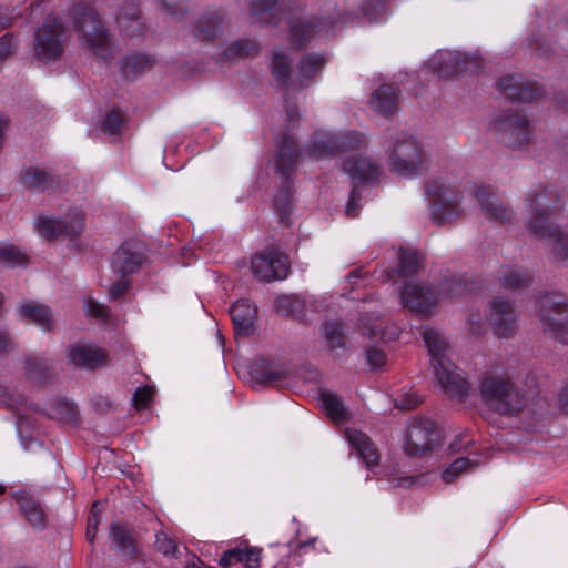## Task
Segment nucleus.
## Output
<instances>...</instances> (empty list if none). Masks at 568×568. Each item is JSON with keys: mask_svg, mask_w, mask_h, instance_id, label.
<instances>
[{"mask_svg": "<svg viewBox=\"0 0 568 568\" xmlns=\"http://www.w3.org/2000/svg\"><path fill=\"white\" fill-rule=\"evenodd\" d=\"M558 200L557 192L547 187L528 197V229L537 237L550 242L556 257L568 260V231L557 227L551 219Z\"/></svg>", "mask_w": 568, "mask_h": 568, "instance_id": "obj_1", "label": "nucleus"}, {"mask_svg": "<svg viewBox=\"0 0 568 568\" xmlns=\"http://www.w3.org/2000/svg\"><path fill=\"white\" fill-rule=\"evenodd\" d=\"M423 337L432 358L437 384L449 397L463 398L468 393L469 385L446 355V338L435 328H425Z\"/></svg>", "mask_w": 568, "mask_h": 568, "instance_id": "obj_2", "label": "nucleus"}, {"mask_svg": "<svg viewBox=\"0 0 568 568\" xmlns=\"http://www.w3.org/2000/svg\"><path fill=\"white\" fill-rule=\"evenodd\" d=\"M473 291V283L468 284L464 277H452L439 286L437 293L429 287L407 283L400 292L402 303L405 307L419 314H428L439 302L465 295Z\"/></svg>", "mask_w": 568, "mask_h": 568, "instance_id": "obj_3", "label": "nucleus"}, {"mask_svg": "<svg viewBox=\"0 0 568 568\" xmlns=\"http://www.w3.org/2000/svg\"><path fill=\"white\" fill-rule=\"evenodd\" d=\"M426 193L434 196L430 202L432 219L443 225L452 223L464 215L466 205L465 191H460L455 181L438 176L427 182Z\"/></svg>", "mask_w": 568, "mask_h": 568, "instance_id": "obj_4", "label": "nucleus"}, {"mask_svg": "<svg viewBox=\"0 0 568 568\" xmlns=\"http://www.w3.org/2000/svg\"><path fill=\"white\" fill-rule=\"evenodd\" d=\"M386 152L389 170L404 178H414L420 174L428 161L420 143L404 132L390 136Z\"/></svg>", "mask_w": 568, "mask_h": 568, "instance_id": "obj_5", "label": "nucleus"}, {"mask_svg": "<svg viewBox=\"0 0 568 568\" xmlns=\"http://www.w3.org/2000/svg\"><path fill=\"white\" fill-rule=\"evenodd\" d=\"M479 392L483 403L499 415L518 413L525 406V399L514 383L495 372L480 377Z\"/></svg>", "mask_w": 568, "mask_h": 568, "instance_id": "obj_6", "label": "nucleus"}, {"mask_svg": "<svg viewBox=\"0 0 568 568\" xmlns=\"http://www.w3.org/2000/svg\"><path fill=\"white\" fill-rule=\"evenodd\" d=\"M73 26L81 42L95 57L108 59L113 52V44L95 10L78 4L73 8Z\"/></svg>", "mask_w": 568, "mask_h": 568, "instance_id": "obj_7", "label": "nucleus"}, {"mask_svg": "<svg viewBox=\"0 0 568 568\" xmlns=\"http://www.w3.org/2000/svg\"><path fill=\"white\" fill-rule=\"evenodd\" d=\"M367 148L365 135L357 131H351L342 135H332L326 132L314 134L312 144L308 148V156L317 160L335 152H358Z\"/></svg>", "mask_w": 568, "mask_h": 568, "instance_id": "obj_8", "label": "nucleus"}, {"mask_svg": "<svg viewBox=\"0 0 568 568\" xmlns=\"http://www.w3.org/2000/svg\"><path fill=\"white\" fill-rule=\"evenodd\" d=\"M538 317L546 333L568 344V304L559 295L541 297Z\"/></svg>", "mask_w": 568, "mask_h": 568, "instance_id": "obj_9", "label": "nucleus"}, {"mask_svg": "<svg viewBox=\"0 0 568 568\" xmlns=\"http://www.w3.org/2000/svg\"><path fill=\"white\" fill-rule=\"evenodd\" d=\"M251 270L262 282L284 280L290 272L288 257L278 248L271 246L252 256Z\"/></svg>", "mask_w": 568, "mask_h": 568, "instance_id": "obj_10", "label": "nucleus"}, {"mask_svg": "<svg viewBox=\"0 0 568 568\" xmlns=\"http://www.w3.org/2000/svg\"><path fill=\"white\" fill-rule=\"evenodd\" d=\"M439 438L440 434L432 420L414 419L404 437V450L413 457L423 456L434 449Z\"/></svg>", "mask_w": 568, "mask_h": 568, "instance_id": "obj_11", "label": "nucleus"}, {"mask_svg": "<svg viewBox=\"0 0 568 568\" xmlns=\"http://www.w3.org/2000/svg\"><path fill=\"white\" fill-rule=\"evenodd\" d=\"M493 129L501 141L511 148H520L529 143L530 129L528 119L513 110L498 115L493 121Z\"/></svg>", "mask_w": 568, "mask_h": 568, "instance_id": "obj_12", "label": "nucleus"}, {"mask_svg": "<svg viewBox=\"0 0 568 568\" xmlns=\"http://www.w3.org/2000/svg\"><path fill=\"white\" fill-rule=\"evenodd\" d=\"M40 236L51 241L58 237L73 239L80 234L83 227V214L81 210H71L65 219H57L50 215H40L34 221Z\"/></svg>", "mask_w": 568, "mask_h": 568, "instance_id": "obj_13", "label": "nucleus"}, {"mask_svg": "<svg viewBox=\"0 0 568 568\" xmlns=\"http://www.w3.org/2000/svg\"><path fill=\"white\" fill-rule=\"evenodd\" d=\"M63 26L55 19L49 18L34 34V52L42 61H54L62 53Z\"/></svg>", "mask_w": 568, "mask_h": 568, "instance_id": "obj_14", "label": "nucleus"}, {"mask_svg": "<svg viewBox=\"0 0 568 568\" xmlns=\"http://www.w3.org/2000/svg\"><path fill=\"white\" fill-rule=\"evenodd\" d=\"M286 20L291 30L292 42L298 47H302L316 33H320L322 28H327L328 24L332 26L335 23V21H328L327 19H306L301 16L300 8H297V10L290 8Z\"/></svg>", "mask_w": 568, "mask_h": 568, "instance_id": "obj_15", "label": "nucleus"}, {"mask_svg": "<svg viewBox=\"0 0 568 568\" xmlns=\"http://www.w3.org/2000/svg\"><path fill=\"white\" fill-rule=\"evenodd\" d=\"M69 363L75 367L92 371L108 361V354L93 343L77 342L69 345L67 349Z\"/></svg>", "mask_w": 568, "mask_h": 568, "instance_id": "obj_16", "label": "nucleus"}, {"mask_svg": "<svg viewBox=\"0 0 568 568\" xmlns=\"http://www.w3.org/2000/svg\"><path fill=\"white\" fill-rule=\"evenodd\" d=\"M498 90L511 102H529L541 95V89L523 75H507L497 83Z\"/></svg>", "mask_w": 568, "mask_h": 568, "instance_id": "obj_17", "label": "nucleus"}, {"mask_svg": "<svg viewBox=\"0 0 568 568\" xmlns=\"http://www.w3.org/2000/svg\"><path fill=\"white\" fill-rule=\"evenodd\" d=\"M465 191L471 200L475 199L480 204L488 219L500 223L510 221L513 212L499 203L489 186L474 184L465 189Z\"/></svg>", "mask_w": 568, "mask_h": 568, "instance_id": "obj_18", "label": "nucleus"}, {"mask_svg": "<svg viewBox=\"0 0 568 568\" xmlns=\"http://www.w3.org/2000/svg\"><path fill=\"white\" fill-rule=\"evenodd\" d=\"M488 320L498 337H509L515 332L516 317L514 307L503 298L491 301Z\"/></svg>", "mask_w": 568, "mask_h": 568, "instance_id": "obj_19", "label": "nucleus"}, {"mask_svg": "<svg viewBox=\"0 0 568 568\" xmlns=\"http://www.w3.org/2000/svg\"><path fill=\"white\" fill-rule=\"evenodd\" d=\"M143 262L141 244L124 242L114 253L112 268L122 275L136 272Z\"/></svg>", "mask_w": 568, "mask_h": 568, "instance_id": "obj_20", "label": "nucleus"}, {"mask_svg": "<svg viewBox=\"0 0 568 568\" xmlns=\"http://www.w3.org/2000/svg\"><path fill=\"white\" fill-rule=\"evenodd\" d=\"M345 437L351 447L368 468L378 464L381 458L378 449L365 433L355 428H347L345 430Z\"/></svg>", "mask_w": 568, "mask_h": 568, "instance_id": "obj_21", "label": "nucleus"}, {"mask_svg": "<svg viewBox=\"0 0 568 568\" xmlns=\"http://www.w3.org/2000/svg\"><path fill=\"white\" fill-rule=\"evenodd\" d=\"M227 26L220 11L206 12L196 21L193 34L200 41H211L219 38Z\"/></svg>", "mask_w": 568, "mask_h": 568, "instance_id": "obj_22", "label": "nucleus"}, {"mask_svg": "<svg viewBox=\"0 0 568 568\" xmlns=\"http://www.w3.org/2000/svg\"><path fill=\"white\" fill-rule=\"evenodd\" d=\"M343 171L354 180L374 182L381 174V165L364 156L351 155L343 162Z\"/></svg>", "mask_w": 568, "mask_h": 568, "instance_id": "obj_23", "label": "nucleus"}, {"mask_svg": "<svg viewBox=\"0 0 568 568\" xmlns=\"http://www.w3.org/2000/svg\"><path fill=\"white\" fill-rule=\"evenodd\" d=\"M12 496L26 520L32 527L42 529L45 525V513L40 501L24 490L17 491Z\"/></svg>", "mask_w": 568, "mask_h": 568, "instance_id": "obj_24", "label": "nucleus"}, {"mask_svg": "<svg viewBox=\"0 0 568 568\" xmlns=\"http://www.w3.org/2000/svg\"><path fill=\"white\" fill-rule=\"evenodd\" d=\"M429 67L439 77L447 78L466 70V55L459 52H438L429 60Z\"/></svg>", "mask_w": 568, "mask_h": 568, "instance_id": "obj_25", "label": "nucleus"}, {"mask_svg": "<svg viewBox=\"0 0 568 568\" xmlns=\"http://www.w3.org/2000/svg\"><path fill=\"white\" fill-rule=\"evenodd\" d=\"M257 308L248 300H239L230 308V315L236 332L248 335L252 332Z\"/></svg>", "mask_w": 568, "mask_h": 568, "instance_id": "obj_26", "label": "nucleus"}, {"mask_svg": "<svg viewBox=\"0 0 568 568\" xmlns=\"http://www.w3.org/2000/svg\"><path fill=\"white\" fill-rule=\"evenodd\" d=\"M251 14L262 23L280 24V16L286 14V6L278 0H251Z\"/></svg>", "mask_w": 568, "mask_h": 568, "instance_id": "obj_27", "label": "nucleus"}, {"mask_svg": "<svg viewBox=\"0 0 568 568\" xmlns=\"http://www.w3.org/2000/svg\"><path fill=\"white\" fill-rule=\"evenodd\" d=\"M276 143L278 150L275 156V165L282 175L287 179L298 156L296 142L292 136L284 135Z\"/></svg>", "mask_w": 568, "mask_h": 568, "instance_id": "obj_28", "label": "nucleus"}, {"mask_svg": "<svg viewBox=\"0 0 568 568\" xmlns=\"http://www.w3.org/2000/svg\"><path fill=\"white\" fill-rule=\"evenodd\" d=\"M398 88L390 84H383L374 91L371 98V105L383 114H390L397 108Z\"/></svg>", "mask_w": 568, "mask_h": 568, "instance_id": "obj_29", "label": "nucleus"}, {"mask_svg": "<svg viewBox=\"0 0 568 568\" xmlns=\"http://www.w3.org/2000/svg\"><path fill=\"white\" fill-rule=\"evenodd\" d=\"M325 64L326 59L323 54H305L297 67V80L300 82V88L307 87L311 79L320 73Z\"/></svg>", "mask_w": 568, "mask_h": 568, "instance_id": "obj_30", "label": "nucleus"}, {"mask_svg": "<svg viewBox=\"0 0 568 568\" xmlns=\"http://www.w3.org/2000/svg\"><path fill=\"white\" fill-rule=\"evenodd\" d=\"M320 405L327 417L335 423H343L348 419L349 412L339 396L332 392H322L318 398Z\"/></svg>", "mask_w": 568, "mask_h": 568, "instance_id": "obj_31", "label": "nucleus"}, {"mask_svg": "<svg viewBox=\"0 0 568 568\" xmlns=\"http://www.w3.org/2000/svg\"><path fill=\"white\" fill-rule=\"evenodd\" d=\"M292 59L283 50H275L272 58L271 71L275 80L282 84H286V91H294L296 88L287 84L290 78Z\"/></svg>", "mask_w": 568, "mask_h": 568, "instance_id": "obj_32", "label": "nucleus"}, {"mask_svg": "<svg viewBox=\"0 0 568 568\" xmlns=\"http://www.w3.org/2000/svg\"><path fill=\"white\" fill-rule=\"evenodd\" d=\"M21 313L26 318L36 323L42 329H51L52 316L48 306L36 302H29L21 306Z\"/></svg>", "mask_w": 568, "mask_h": 568, "instance_id": "obj_33", "label": "nucleus"}, {"mask_svg": "<svg viewBox=\"0 0 568 568\" xmlns=\"http://www.w3.org/2000/svg\"><path fill=\"white\" fill-rule=\"evenodd\" d=\"M116 21L122 31L129 37H133L131 31H141L142 22L140 21V9L134 3L123 6L116 17Z\"/></svg>", "mask_w": 568, "mask_h": 568, "instance_id": "obj_34", "label": "nucleus"}, {"mask_svg": "<svg viewBox=\"0 0 568 568\" xmlns=\"http://www.w3.org/2000/svg\"><path fill=\"white\" fill-rule=\"evenodd\" d=\"M26 372L31 379L38 383L45 382L51 377L52 362L39 356L28 357L26 359Z\"/></svg>", "mask_w": 568, "mask_h": 568, "instance_id": "obj_35", "label": "nucleus"}, {"mask_svg": "<svg viewBox=\"0 0 568 568\" xmlns=\"http://www.w3.org/2000/svg\"><path fill=\"white\" fill-rule=\"evenodd\" d=\"M258 53V44L253 40H239L230 44L223 52L222 61H233L239 58L254 57Z\"/></svg>", "mask_w": 568, "mask_h": 568, "instance_id": "obj_36", "label": "nucleus"}, {"mask_svg": "<svg viewBox=\"0 0 568 568\" xmlns=\"http://www.w3.org/2000/svg\"><path fill=\"white\" fill-rule=\"evenodd\" d=\"M500 282L505 288L515 292L528 287L531 276L521 270L507 267L503 271Z\"/></svg>", "mask_w": 568, "mask_h": 568, "instance_id": "obj_37", "label": "nucleus"}, {"mask_svg": "<svg viewBox=\"0 0 568 568\" xmlns=\"http://www.w3.org/2000/svg\"><path fill=\"white\" fill-rule=\"evenodd\" d=\"M399 267L394 271L398 276H410L418 272L420 258L417 253L400 248L398 252Z\"/></svg>", "mask_w": 568, "mask_h": 568, "instance_id": "obj_38", "label": "nucleus"}, {"mask_svg": "<svg viewBox=\"0 0 568 568\" xmlns=\"http://www.w3.org/2000/svg\"><path fill=\"white\" fill-rule=\"evenodd\" d=\"M323 335L331 349L341 348L345 345L344 331L341 323L329 321L323 324Z\"/></svg>", "mask_w": 568, "mask_h": 568, "instance_id": "obj_39", "label": "nucleus"}, {"mask_svg": "<svg viewBox=\"0 0 568 568\" xmlns=\"http://www.w3.org/2000/svg\"><path fill=\"white\" fill-rule=\"evenodd\" d=\"M478 465L477 458L475 457H459L456 458L443 473L442 477L444 481H453L459 474L473 469Z\"/></svg>", "mask_w": 568, "mask_h": 568, "instance_id": "obj_40", "label": "nucleus"}, {"mask_svg": "<svg viewBox=\"0 0 568 568\" xmlns=\"http://www.w3.org/2000/svg\"><path fill=\"white\" fill-rule=\"evenodd\" d=\"M111 537L114 546L125 554L133 551V539L130 531L120 524L111 525Z\"/></svg>", "mask_w": 568, "mask_h": 568, "instance_id": "obj_41", "label": "nucleus"}, {"mask_svg": "<svg viewBox=\"0 0 568 568\" xmlns=\"http://www.w3.org/2000/svg\"><path fill=\"white\" fill-rule=\"evenodd\" d=\"M369 320H362L361 324H359V329L362 331V333L365 335H369L371 337H378L379 339L384 341V342H388L390 339H393L397 334H398V328L397 327H393L392 328V332L388 334L386 331H383L381 329V325L382 323L381 322H377L378 321V317L375 318V322L374 324H369L368 323Z\"/></svg>", "mask_w": 568, "mask_h": 568, "instance_id": "obj_42", "label": "nucleus"}, {"mask_svg": "<svg viewBox=\"0 0 568 568\" xmlns=\"http://www.w3.org/2000/svg\"><path fill=\"white\" fill-rule=\"evenodd\" d=\"M386 0H366L362 8V13L371 22L383 21L386 17Z\"/></svg>", "mask_w": 568, "mask_h": 568, "instance_id": "obj_43", "label": "nucleus"}, {"mask_svg": "<svg viewBox=\"0 0 568 568\" xmlns=\"http://www.w3.org/2000/svg\"><path fill=\"white\" fill-rule=\"evenodd\" d=\"M152 64L153 60L149 55L138 53L126 57L122 68L124 73L129 75L131 73H138L150 69Z\"/></svg>", "mask_w": 568, "mask_h": 568, "instance_id": "obj_44", "label": "nucleus"}, {"mask_svg": "<svg viewBox=\"0 0 568 568\" xmlns=\"http://www.w3.org/2000/svg\"><path fill=\"white\" fill-rule=\"evenodd\" d=\"M27 255L14 245L2 246V266L17 267L27 265Z\"/></svg>", "mask_w": 568, "mask_h": 568, "instance_id": "obj_45", "label": "nucleus"}, {"mask_svg": "<svg viewBox=\"0 0 568 568\" xmlns=\"http://www.w3.org/2000/svg\"><path fill=\"white\" fill-rule=\"evenodd\" d=\"M123 121L124 116L122 112L119 110H112L104 118L101 125V130L103 131V133L110 136L120 135Z\"/></svg>", "mask_w": 568, "mask_h": 568, "instance_id": "obj_46", "label": "nucleus"}, {"mask_svg": "<svg viewBox=\"0 0 568 568\" xmlns=\"http://www.w3.org/2000/svg\"><path fill=\"white\" fill-rule=\"evenodd\" d=\"M155 547L165 556L175 557L178 552L176 541L165 532L159 531L155 535Z\"/></svg>", "mask_w": 568, "mask_h": 568, "instance_id": "obj_47", "label": "nucleus"}, {"mask_svg": "<svg viewBox=\"0 0 568 568\" xmlns=\"http://www.w3.org/2000/svg\"><path fill=\"white\" fill-rule=\"evenodd\" d=\"M277 311L287 315H297L301 308V301L295 296H280L276 300Z\"/></svg>", "mask_w": 568, "mask_h": 568, "instance_id": "obj_48", "label": "nucleus"}, {"mask_svg": "<svg viewBox=\"0 0 568 568\" xmlns=\"http://www.w3.org/2000/svg\"><path fill=\"white\" fill-rule=\"evenodd\" d=\"M50 180L47 172L42 170H32L23 175V183L29 187H43Z\"/></svg>", "mask_w": 568, "mask_h": 568, "instance_id": "obj_49", "label": "nucleus"}, {"mask_svg": "<svg viewBox=\"0 0 568 568\" xmlns=\"http://www.w3.org/2000/svg\"><path fill=\"white\" fill-rule=\"evenodd\" d=\"M154 395V389L150 386H142L136 388L133 394V405L138 410L145 409Z\"/></svg>", "mask_w": 568, "mask_h": 568, "instance_id": "obj_50", "label": "nucleus"}, {"mask_svg": "<svg viewBox=\"0 0 568 568\" xmlns=\"http://www.w3.org/2000/svg\"><path fill=\"white\" fill-rule=\"evenodd\" d=\"M236 561L242 562L246 568H255L260 562V552L250 548H236Z\"/></svg>", "mask_w": 568, "mask_h": 568, "instance_id": "obj_51", "label": "nucleus"}, {"mask_svg": "<svg viewBox=\"0 0 568 568\" xmlns=\"http://www.w3.org/2000/svg\"><path fill=\"white\" fill-rule=\"evenodd\" d=\"M366 359L372 369H379L385 365L386 356L382 349L371 347L366 351Z\"/></svg>", "mask_w": 568, "mask_h": 568, "instance_id": "obj_52", "label": "nucleus"}, {"mask_svg": "<svg viewBox=\"0 0 568 568\" xmlns=\"http://www.w3.org/2000/svg\"><path fill=\"white\" fill-rule=\"evenodd\" d=\"M99 513H100V505L98 501H95L92 505L91 513L88 517V524H87V538L89 540H93L95 537L98 525H99Z\"/></svg>", "mask_w": 568, "mask_h": 568, "instance_id": "obj_53", "label": "nucleus"}, {"mask_svg": "<svg viewBox=\"0 0 568 568\" xmlns=\"http://www.w3.org/2000/svg\"><path fill=\"white\" fill-rule=\"evenodd\" d=\"M85 312L89 316L102 320H106L109 315V310L92 298L85 302Z\"/></svg>", "mask_w": 568, "mask_h": 568, "instance_id": "obj_54", "label": "nucleus"}, {"mask_svg": "<svg viewBox=\"0 0 568 568\" xmlns=\"http://www.w3.org/2000/svg\"><path fill=\"white\" fill-rule=\"evenodd\" d=\"M73 415V405L65 399L58 400L57 409L50 412V416L53 418H72Z\"/></svg>", "mask_w": 568, "mask_h": 568, "instance_id": "obj_55", "label": "nucleus"}, {"mask_svg": "<svg viewBox=\"0 0 568 568\" xmlns=\"http://www.w3.org/2000/svg\"><path fill=\"white\" fill-rule=\"evenodd\" d=\"M485 323L480 313L470 311L467 317V327L471 334L479 335L484 329Z\"/></svg>", "mask_w": 568, "mask_h": 568, "instance_id": "obj_56", "label": "nucleus"}, {"mask_svg": "<svg viewBox=\"0 0 568 568\" xmlns=\"http://www.w3.org/2000/svg\"><path fill=\"white\" fill-rule=\"evenodd\" d=\"M361 200V194L357 189L354 186L351 191L349 199L346 203V214L351 217H355L357 215L358 202Z\"/></svg>", "mask_w": 568, "mask_h": 568, "instance_id": "obj_57", "label": "nucleus"}, {"mask_svg": "<svg viewBox=\"0 0 568 568\" xmlns=\"http://www.w3.org/2000/svg\"><path fill=\"white\" fill-rule=\"evenodd\" d=\"M128 290V282L124 280H121L119 282H115L110 287L109 294L112 300L119 298L122 295L125 294Z\"/></svg>", "mask_w": 568, "mask_h": 568, "instance_id": "obj_58", "label": "nucleus"}, {"mask_svg": "<svg viewBox=\"0 0 568 568\" xmlns=\"http://www.w3.org/2000/svg\"><path fill=\"white\" fill-rule=\"evenodd\" d=\"M16 48V39L12 34H3L2 36V58L4 55L11 54Z\"/></svg>", "mask_w": 568, "mask_h": 568, "instance_id": "obj_59", "label": "nucleus"}, {"mask_svg": "<svg viewBox=\"0 0 568 568\" xmlns=\"http://www.w3.org/2000/svg\"><path fill=\"white\" fill-rule=\"evenodd\" d=\"M315 541H316V538H310L305 541H298L296 545H293V541H288L286 547H287V550L286 552H292V551H295V550H303V549H306V548H313L314 545H315Z\"/></svg>", "mask_w": 568, "mask_h": 568, "instance_id": "obj_60", "label": "nucleus"}, {"mask_svg": "<svg viewBox=\"0 0 568 568\" xmlns=\"http://www.w3.org/2000/svg\"><path fill=\"white\" fill-rule=\"evenodd\" d=\"M418 398L414 394H410L406 398L396 400V406L400 409H413L418 405Z\"/></svg>", "mask_w": 568, "mask_h": 568, "instance_id": "obj_61", "label": "nucleus"}, {"mask_svg": "<svg viewBox=\"0 0 568 568\" xmlns=\"http://www.w3.org/2000/svg\"><path fill=\"white\" fill-rule=\"evenodd\" d=\"M236 561V548L226 550L220 559V565L223 567H230Z\"/></svg>", "mask_w": 568, "mask_h": 568, "instance_id": "obj_62", "label": "nucleus"}, {"mask_svg": "<svg viewBox=\"0 0 568 568\" xmlns=\"http://www.w3.org/2000/svg\"><path fill=\"white\" fill-rule=\"evenodd\" d=\"M163 1V4L166 9V12H170L172 14H175L178 13L179 11L182 10V7L181 4L185 1V0H162Z\"/></svg>", "mask_w": 568, "mask_h": 568, "instance_id": "obj_63", "label": "nucleus"}, {"mask_svg": "<svg viewBox=\"0 0 568 568\" xmlns=\"http://www.w3.org/2000/svg\"><path fill=\"white\" fill-rule=\"evenodd\" d=\"M557 405L562 412L568 414V385L560 393Z\"/></svg>", "mask_w": 568, "mask_h": 568, "instance_id": "obj_64", "label": "nucleus"}]
</instances>
